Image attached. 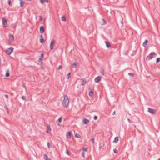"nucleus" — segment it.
<instances>
[{
    "label": "nucleus",
    "instance_id": "obj_35",
    "mask_svg": "<svg viewBox=\"0 0 160 160\" xmlns=\"http://www.w3.org/2000/svg\"><path fill=\"white\" fill-rule=\"evenodd\" d=\"M160 58H157V60H156V62L158 63V62H160Z\"/></svg>",
    "mask_w": 160,
    "mask_h": 160
},
{
    "label": "nucleus",
    "instance_id": "obj_47",
    "mask_svg": "<svg viewBox=\"0 0 160 160\" xmlns=\"http://www.w3.org/2000/svg\"><path fill=\"white\" fill-rule=\"evenodd\" d=\"M41 38L40 39H43V37L42 35H40Z\"/></svg>",
    "mask_w": 160,
    "mask_h": 160
},
{
    "label": "nucleus",
    "instance_id": "obj_14",
    "mask_svg": "<svg viewBox=\"0 0 160 160\" xmlns=\"http://www.w3.org/2000/svg\"><path fill=\"white\" fill-rule=\"evenodd\" d=\"M48 0H40V2L42 4H43L45 2L48 3Z\"/></svg>",
    "mask_w": 160,
    "mask_h": 160
},
{
    "label": "nucleus",
    "instance_id": "obj_28",
    "mask_svg": "<svg viewBox=\"0 0 160 160\" xmlns=\"http://www.w3.org/2000/svg\"><path fill=\"white\" fill-rule=\"evenodd\" d=\"M71 73V72L69 73L67 75V78L68 79H69L70 77Z\"/></svg>",
    "mask_w": 160,
    "mask_h": 160
},
{
    "label": "nucleus",
    "instance_id": "obj_3",
    "mask_svg": "<svg viewBox=\"0 0 160 160\" xmlns=\"http://www.w3.org/2000/svg\"><path fill=\"white\" fill-rule=\"evenodd\" d=\"M2 25L4 27L6 28L8 26V22L7 19L4 18L2 19Z\"/></svg>",
    "mask_w": 160,
    "mask_h": 160
},
{
    "label": "nucleus",
    "instance_id": "obj_16",
    "mask_svg": "<svg viewBox=\"0 0 160 160\" xmlns=\"http://www.w3.org/2000/svg\"><path fill=\"white\" fill-rule=\"evenodd\" d=\"M119 138L118 137H116L113 141V142L117 143L118 141Z\"/></svg>",
    "mask_w": 160,
    "mask_h": 160
},
{
    "label": "nucleus",
    "instance_id": "obj_21",
    "mask_svg": "<svg viewBox=\"0 0 160 160\" xmlns=\"http://www.w3.org/2000/svg\"><path fill=\"white\" fill-rule=\"evenodd\" d=\"M104 70L103 68H101L100 70V72L102 75H104Z\"/></svg>",
    "mask_w": 160,
    "mask_h": 160
},
{
    "label": "nucleus",
    "instance_id": "obj_54",
    "mask_svg": "<svg viewBox=\"0 0 160 160\" xmlns=\"http://www.w3.org/2000/svg\"><path fill=\"white\" fill-rule=\"evenodd\" d=\"M102 147V146H101L100 148H101Z\"/></svg>",
    "mask_w": 160,
    "mask_h": 160
},
{
    "label": "nucleus",
    "instance_id": "obj_2",
    "mask_svg": "<svg viewBox=\"0 0 160 160\" xmlns=\"http://www.w3.org/2000/svg\"><path fill=\"white\" fill-rule=\"evenodd\" d=\"M157 55L156 54L155 52H152L148 55L146 58L147 60H150L152 59L154 57H156Z\"/></svg>",
    "mask_w": 160,
    "mask_h": 160
},
{
    "label": "nucleus",
    "instance_id": "obj_42",
    "mask_svg": "<svg viewBox=\"0 0 160 160\" xmlns=\"http://www.w3.org/2000/svg\"><path fill=\"white\" fill-rule=\"evenodd\" d=\"M62 66L61 65H60L59 66V67H58V69H60L62 68Z\"/></svg>",
    "mask_w": 160,
    "mask_h": 160
},
{
    "label": "nucleus",
    "instance_id": "obj_1",
    "mask_svg": "<svg viewBox=\"0 0 160 160\" xmlns=\"http://www.w3.org/2000/svg\"><path fill=\"white\" fill-rule=\"evenodd\" d=\"M69 103V100L67 96H64L63 100L62 101V103L63 107L66 108H68Z\"/></svg>",
    "mask_w": 160,
    "mask_h": 160
},
{
    "label": "nucleus",
    "instance_id": "obj_48",
    "mask_svg": "<svg viewBox=\"0 0 160 160\" xmlns=\"http://www.w3.org/2000/svg\"><path fill=\"white\" fill-rule=\"evenodd\" d=\"M115 114V111H114L112 113V115H114Z\"/></svg>",
    "mask_w": 160,
    "mask_h": 160
},
{
    "label": "nucleus",
    "instance_id": "obj_19",
    "mask_svg": "<svg viewBox=\"0 0 160 160\" xmlns=\"http://www.w3.org/2000/svg\"><path fill=\"white\" fill-rule=\"evenodd\" d=\"M82 82L81 83V85L82 86H84L86 83V82L84 79H82Z\"/></svg>",
    "mask_w": 160,
    "mask_h": 160
},
{
    "label": "nucleus",
    "instance_id": "obj_7",
    "mask_svg": "<svg viewBox=\"0 0 160 160\" xmlns=\"http://www.w3.org/2000/svg\"><path fill=\"white\" fill-rule=\"evenodd\" d=\"M9 41L10 42H12L14 40V36L13 34H10L9 35Z\"/></svg>",
    "mask_w": 160,
    "mask_h": 160
},
{
    "label": "nucleus",
    "instance_id": "obj_52",
    "mask_svg": "<svg viewBox=\"0 0 160 160\" xmlns=\"http://www.w3.org/2000/svg\"><path fill=\"white\" fill-rule=\"evenodd\" d=\"M58 125H60V124H59V123H58Z\"/></svg>",
    "mask_w": 160,
    "mask_h": 160
},
{
    "label": "nucleus",
    "instance_id": "obj_13",
    "mask_svg": "<svg viewBox=\"0 0 160 160\" xmlns=\"http://www.w3.org/2000/svg\"><path fill=\"white\" fill-rule=\"evenodd\" d=\"M77 62H74V63L72 65V68H77Z\"/></svg>",
    "mask_w": 160,
    "mask_h": 160
},
{
    "label": "nucleus",
    "instance_id": "obj_39",
    "mask_svg": "<svg viewBox=\"0 0 160 160\" xmlns=\"http://www.w3.org/2000/svg\"><path fill=\"white\" fill-rule=\"evenodd\" d=\"M39 20L40 21H42L43 19L42 17V16H39Z\"/></svg>",
    "mask_w": 160,
    "mask_h": 160
},
{
    "label": "nucleus",
    "instance_id": "obj_15",
    "mask_svg": "<svg viewBox=\"0 0 160 160\" xmlns=\"http://www.w3.org/2000/svg\"><path fill=\"white\" fill-rule=\"evenodd\" d=\"M106 23V21L104 19H102L101 21V24L102 25H105Z\"/></svg>",
    "mask_w": 160,
    "mask_h": 160
},
{
    "label": "nucleus",
    "instance_id": "obj_9",
    "mask_svg": "<svg viewBox=\"0 0 160 160\" xmlns=\"http://www.w3.org/2000/svg\"><path fill=\"white\" fill-rule=\"evenodd\" d=\"M45 31V29L43 26H41L40 28V32L43 33Z\"/></svg>",
    "mask_w": 160,
    "mask_h": 160
},
{
    "label": "nucleus",
    "instance_id": "obj_50",
    "mask_svg": "<svg viewBox=\"0 0 160 160\" xmlns=\"http://www.w3.org/2000/svg\"><path fill=\"white\" fill-rule=\"evenodd\" d=\"M103 146H104V142H103Z\"/></svg>",
    "mask_w": 160,
    "mask_h": 160
},
{
    "label": "nucleus",
    "instance_id": "obj_27",
    "mask_svg": "<svg viewBox=\"0 0 160 160\" xmlns=\"http://www.w3.org/2000/svg\"><path fill=\"white\" fill-rule=\"evenodd\" d=\"M62 117H61L59 118L58 120L57 121V122H62Z\"/></svg>",
    "mask_w": 160,
    "mask_h": 160
},
{
    "label": "nucleus",
    "instance_id": "obj_44",
    "mask_svg": "<svg viewBox=\"0 0 160 160\" xmlns=\"http://www.w3.org/2000/svg\"><path fill=\"white\" fill-rule=\"evenodd\" d=\"M50 146V143H48V148H49Z\"/></svg>",
    "mask_w": 160,
    "mask_h": 160
},
{
    "label": "nucleus",
    "instance_id": "obj_46",
    "mask_svg": "<svg viewBox=\"0 0 160 160\" xmlns=\"http://www.w3.org/2000/svg\"><path fill=\"white\" fill-rule=\"evenodd\" d=\"M66 153L68 155H69V152L68 151H67L66 152Z\"/></svg>",
    "mask_w": 160,
    "mask_h": 160
},
{
    "label": "nucleus",
    "instance_id": "obj_11",
    "mask_svg": "<svg viewBox=\"0 0 160 160\" xmlns=\"http://www.w3.org/2000/svg\"><path fill=\"white\" fill-rule=\"evenodd\" d=\"M89 120L86 119L84 118L83 120V122L84 124H88V123L89 122Z\"/></svg>",
    "mask_w": 160,
    "mask_h": 160
},
{
    "label": "nucleus",
    "instance_id": "obj_38",
    "mask_svg": "<svg viewBox=\"0 0 160 160\" xmlns=\"http://www.w3.org/2000/svg\"><path fill=\"white\" fill-rule=\"evenodd\" d=\"M22 99H23V100H26V98L24 96H22Z\"/></svg>",
    "mask_w": 160,
    "mask_h": 160
},
{
    "label": "nucleus",
    "instance_id": "obj_49",
    "mask_svg": "<svg viewBox=\"0 0 160 160\" xmlns=\"http://www.w3.org/2000/svg\"><path fill=\"white\" fill-rule=\"evenodd\" d=\"M23 87L26 89V86L24 85H23Z\"/></svg>",
    "mask_w": 160,
    "mask_h": 160
},
{
    "label": "nucleus",
    "instance_id": "obj_45",
    "mask_svg": "<svg viewBox=\"0 0 160 160\" xmlns=\"http://www.w3.org/2000/svg\"><path fill=\"white\" fill-rule=\"evenodd\" d=\"M127 120H128V121L129 123H130L131 122V120H130V119L129 118H128Z\"/></svg>",
    "mask_w": 160,
    "mask_h": 160
},
{
    "label": "nucleus",
    "instance_id": "obj_23",
    "mask_svg": "<svg viewBox=\"0 0 160 160\" xmlns=\"http://www.w3.org/2000/svg\"><path fill=\"white\" fill-rule=\"evenodd\" d=\"M89 95L90 96H92L93 95V92L92 91V90H91L89 92Z\"/></svg>",
    "mask_w": 160,
    "mask_h": 160
},
{
    "label": "nucleus",
    "instance_id": "obj_43",
    "mask_svg": "<svg viewBox=\"0 0 160 160\" xmlns=\"http://www.w3.org/2000/svg\"><path fill=\"white\" fill-rule=\"evenodd\" d=\"M5 97L6 98H7V99H8V95H7V94H6V95H5Z\"/></svg>",
    "mask_w": 160,
    "mask_h": 160
},
{
    "label": "nucleus",
    "instance_id": "obj_41",
    "mask_svg": "<svg viewBox=\"0 0 160 160\" xmlns=\"http://www.w3.org/2000/svg\"><path fill=\"white\" fill-rule=\"evenodd\" d=\"M91 141H92V143H94V138H92L91 139Z\"/></svg>",
    "mask_w": 160,
    "mask_h": 160
},
{
    "label": "nucleus",
    "instance_id": "obj_6",
    "mask_svg": "<svg viewBox=\"0 0 160 160\" xmlns=\"http://www.w3.org/2000/svg\"><path fill=\"white\" fill-rule=\"evenodd\" d=\"M148 111L152 114H155L156 112V110L150 108H148Z\"/></svg>",
    "mask_w": 160,
    "mask_h": 160
},
{
    "label": "nucleus",
    "instance_id": "obj_24",
    "mask_svg": "<svg viewBox=\"0 0 160 160\" xmlns=\"http://www.w3.org/2000/svg\"><path fill=\"white\" fill-rule=\"evenodd\" d=\"M44 58V54L43 53H41L40 58H39V60H42Z\"/></svg>",
    "mask_w": 160,
    "mask_h": 160
},
{
    "label": "nucleus",
    "instance_id": "obj_33",
    "mask_svg": "<svg viewBox=\"0 0 160 160\" xmlns=\"http://www.w3.org/2000/svg\"><path fill=\"white\" fill-rule=\"evenodd\" d=\"M12 25L13 28H15L16 27V26H17V24L15 23V24H13Z\"/></svg>",
    "mask_w": 160,
    "mask_h": 160
},
{
    "label": "nucleus",
    "instance_id": "obj_36",
    "mask_svg": "<svg viewBox=\"0 0 160 160\" xmlns=\"http://www.w3.org/2000/svg\"><path fill=\"white\" fill-rule=\"evenodd\" d=\"M88 148H84L82 149L83 151H87Z\"/></svg>",
    "mask_w": 160,
    "mask_h": 160
},
{
    "label": "nucleus",
    "instance_id": "obj_30",
    "mask_svg": "<svg viewBox=\"0 0 160 160\" xmlns=\"http://www.w3.org/2000/svg\"><path fill=\"white\" fill-rule=\"evenodd\" d=\"M45 42V41L43 39H40V42L41 43H44Z\"/></svg>",
    "mask_w": 160,
    "mask_h": 160
},
{
    "label": "nucleus",
    "instance_id": "obj_8",
    "mask_svg": "<svg viewBox=\"0 0 160 160\" xmlns=\"http://www.w3.org/2000/svg\"><path fill=\"white\" fill-rule=\"evenodd\" d=\"M101 78V77L99 76L95 78L94 81L98 83L100 82Z\"/></svg>",
    "mask_w": 160,
    "mask_h": 160
},
{
    "label": "nucleus",
    "instance_id": "obj_18",
    "mask_svg": "<svg viewBox=\"0 0 160 160\" xmlns=\"http://www.w3.org/2000/svg\"><path fill=\"white\" fill-rule=\"evenodd\" d=\"M148 42V40H146L143 43V46L144 47H145L147 45Z\"/></svg>",
    "mask_w": 160,
    "mask_h": 160
},
{
    "label": "nucleus",
    "instance_id": "obj_10",
    "mask_svg": "<svg viewBox=\"0 0 160 160\" xmlns=\"http://www.w3.org/2000/svg\"><path fill=\"white\" fill-rule=\"evenodd\" d=\"M71 132H68L66 134L67 138H68L70 139L71 138Z\"/></svg>",
    "mask_w": 160,
    "mask_h": 160
},
{
    "label": "nucleus",
    "instance_id": "obj_26",
    "mask_svg": "<svg viewBox=\"0 0 160 160\" xmlns=\"http://www.w3.org/2000/svg\"><path fill=\"white\" fill-rule=\"evenodd\" d=\"M75 137L76 138H81V136L78 133H75Z\"/></svg>",
    "mask_w": 160,
    "mask_h": 160
},
{
    "label": "nucleus",
    "instance_id": "obj_22",
    "mask_svg": "<svg viewBox=\"0 0 160 160\" xmlns=\"http://www.w3.org/2000/svg\"><path fill=\"white\" fill-rule=\"evenodd\" d=\"M51 130V127H50V125H48L47 127V130L46 131V132L47 133H48L49 132L48 131L49 130Z\"/></svg>",
    "mask_w": 160,
    "mask_h": 160
},
{
    "label": "nucleus",
    "instance_id": "obj_17",
    "mask_svg": "<svg viewBox=\"0 0 160 160\" xmlns=\"http://www.w3.org/2000/svg\"><path fill=\"white\" fill-rule=\"evenodd\" d=\"M105 43L106 44V47L107 48H108L110 46V44L109 42L108 41H105Z\"/></svg>",
    "mask_w": 160,
    "mask_h": 160
},
{
    "label": "nucleus",
    "instance_id": "obj_32",
    "mask_svg": "<svg viewBox=\"0 0 160 160\" xmlns=\"http://www.w3.org/2000/svg\"><path fill=\"white\" fill-rule=\"evenodd\" d=\"M8 3L9 6H12L11 1L10 0H8Z\"/></svg>",
    "mask_w": 160,
    "mask_h": 160
},
{
    "label": "nucleus",
    "instance_id": "obj_12",
    "mask_svg": "<svg viewBox=\"0 0 160 160\" xmlns=\"http://www.w3.org/2000/svg\"><path fill=\"white\" fill-rule=\"evenodd\" d=\"M9 72L10 70L9 69H8L6 71V73L5 74V76L7 77H8L10 76V73H9Z\"/></svg>",
    "mask_w": 160,
    "mask_h": 160
},
{
    "label": "nucleus",
    "instance_id": "obj_34",
    "mask_svg": "<svg viewBox=\"0 0 160 160\" xmlns=\"http://www.w3.org/2000/svg\"><path fill=\"white\" fill-rule=\"evenodd\" d=\"M114 152L115 153H118V151L116 149H114L113 150Z\"/></svg>",
    "mask_w": 160,
    "mask_h": 160
},
{
    "label": "nucleus",
    "instance_id": "obj_31",
    "mask_svg": "<svg viewBox=\"0 0 160 160\" xmlns=\"http://www.w3.org/2000/svg\"><path fill=\"white\" fill-rule=\"evenodd\" d=\"M128 75L129 76H130L132 77H133L134 76V73H130V72H129L128 73Z\"/></svg>",
    "mask_w": 160,
    "mask_h": 160
},
{
    "label": "nucleus",
    "instance_id": "obj_40",
    "mask_svg": "<svg viewBox=\"0 0 160 160\" xmlns=\"http://www.w3.org/2000/svg\"><path fill=\"white\" fill-rule=\"evenodd\" d=\"M98 119V117L97 116L95 115L94 116V119L95 120H97Z\"/></svg>",
    "mask_w": 160,
    "mask_h": 160
},
{
    "label": "nucleus",
    "instance_id": "obj_29",
    "mask_svg": "<svg viewBox=\"0 0 160 160\" xmlns=\"http://www.w3.org/2000/svg\"><path fill=\"white\" fill-rule=\"evenodd\" d=\"M62 21H65L66 20L65 17L64 16H63L61 17Z\"/></svg>",
    "mask_w": 160,
    "mask_h": 160
},
{
    "label": "nucleus",
    "instance_id": "obj_4",
    "mask_svg": "<svg viewBox=\"0 0 160 160\" xmlns=\"http://www.w3.org/2000/svg\"><path fill=\"white\" fill-rule=\"evenodd\" d=\"M13 50V48L12 47H10L6 50V52L8 55H10L12 52Z\"/></svg>",
    "mask_w": 160,
    "mask_h": 160
},
{
    "label": "nucleus",
    "instance_id": "obj_25",
    "mask_svg": "<svg viewBox=\"0 0 160 160\" xmlns=\"http://www.w3.org/2000/svg\"><path fill=\"white\" fill-rule=\"evenodd\" d=\"M44 158L45 160H47L48 159V157L46 154H44Z\"/></svg>",
    "mask_w": 160,
    "mask_h": 160
},
{
    "label": "nucleus",
    "instance_id": "obj_20",
    "mask_svg": "<svg viewBox=\"0 0 160 160\" xmlns=\"http://www.w3.org/2000/svg\"><path fill=\"white\" fill-rule=\"evenodd\" d=\"M20 6L21 7H22L23 6L24 2L22 0H20Z\"/></svg>",
    "mask_w": 160,
    "mask_h": 160
},
{
    "label": "nucleus",
    "instance_id": "obj_53",
    "mask_svg": "<svg viewBox=\"0 0 160 160\" xmlns=\"http://www.w3.org/2000/svg\"><path fill=\"white\" fill-rule=\"evenodd\" d=\"M158 160H160V158H159Z\"/></svg>",
    "mask_w": 160,
    "mask_h": 160
},
{
    "label": "nucleus",
    "instance_id": "obj_51",
    "mask_svg": "<svg viewBox=\"0 0 160 160\" xmlns=\"http://www.w3.org/2000/svg\"><path fill=\"white\" fill-rule=\"evenodd\" d=\"M121 23H122V24H123V22H122H122H121Z\"/></svg>",
    "mask_w": 160,
    "mask_h": 160
},
{
    "label": "nucleus",
    "instance_id": "obj_5",
    "mask_svg": "<svg viewBox=\"0 0 160 160\" xmlns=\"http://www.w3.org/2000/svg\"><path fill=\"white\" fill-rule=\"evenodd\" d=\"M56 42V40H52L50 44V48L51 50H52L54 48V45Z\"/></svg>",
    "mask_w": 160,
    "mask_h": 160
},
{
    "label": "nucleus",
    "instance_id": "obj_37",
    "mask_svg": "<svg viewBox=\"0 0 160 160\" xmlns=\"http://www.w3.org/2000/svg\"><path fill=\"white\" fill-rule=\"evenodd\" d=\"M85 153L84 152H82V155L84 158L85 157Z\"/></svg>",
    "mask_w": 160,
    "mask_h": 160
}]
</instances>
